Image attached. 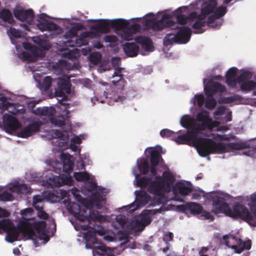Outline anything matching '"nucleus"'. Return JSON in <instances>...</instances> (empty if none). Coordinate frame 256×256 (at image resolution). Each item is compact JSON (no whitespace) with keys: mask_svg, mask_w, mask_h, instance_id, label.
<instances>
[{"mask_svg":"<svg viewBox=\"0 0 256 256\" xmlns=\"http://www.w3.org/2000/svg\"><path fill=\"white\" fill-rule=\"evenodd\" d=\"M145 152L150 154L152 176L149 178L144 176L138 178L142 173L144 175L148 174L150 166L146 160L138 158L136 166L132 170L135 177L134 182L136 186L146 190L152 197L146 192L136 190L134 192L135 200L130 204L118 208L116 212H118L122 210L132 213L148 204V207L160 206L158 208L162 209L160 212H156V214L162 213L169 210L164 206L166 202L171 200L182 201V196H187L192 192V184L188 181L180 180L174 184L176 174L169 169L164 172L162 176H157L156 166L162 160L160 153L164 154L166 152L165 150L162 151L160 146L148 148Z\"/></svg>","mask_w":256,"mask_h":256,"instance_id":"f257e3e1","label":"nucleus"},{"mask_svg":"<svg viewBox=\"0 0 256 256\" xmlns=\"http://www.w3.org/2000/svg\"><path fill=\"white\" fill-rule=\"evenodd\" d=\"M198 0L190 6H182L176 10L170 12L168 10L164 12L160 20H157L156 16L152 12L146 14L142 22L143 26L154 30H161L165 28L177 30L176 34H168L164 38V44L166 46L174 43L185 44L189 42L192 30L188 26L194 29L195 34H202L205 31L204 27L207 25L213 28H219L223 22V17L227 12L226 6L218 5L216 0H208L202 6L201 14L196 12H190L188 16L186 14L190 9L194 10Z\"/></svg>","mask_w":256,"mask_h":256,"instance_id":"f03ea898","label":"nucleus"},{"mask_svg":"<svg viewBox=\"0 0 256 256\" xmlns=\"http://www.w3.org/2000/svg\"><path fill=\"white\" fill-rule=\"evenodd\" d=\"M214 118L220 122L214 121L210 117L208 112L202 110L198 112L196 119L188 114H184L180 119V124L188 130L185 134L178 136L174 140L178 144H187L194 146L201 156L210 154L229 152L232 150H242L246 147L244 143H216L212 139L219 141L227 139L220 134L213 133V130L223 132L228 130L227 126H220V122L232 120V112L224 106H218L214 112Z\"/></svg>","mask_w":256,"mask_h":256,"instance_id":"7ed1b4c3","label":"nucleus"},{"mask_svg":"<svg viewBox=\"0 0 256 256\" xmlns=\"http://www.w3.org/2000/svg\"><path fill=\"white\" fill-rule=\"evenodd\" d=\"M74 176L76 180L84 182L82 191L76 188L72 189V193L74 198L80 204L74 202L66 201L68 192L62 189L56 192V194L50 190H46L42 192V196L48 202L56 203L60 200L66 205L68 212L72 214L74 220H70L76 230L88 228V218L92 221L104 220V216L101 215L97 210H92L90 208L96 207L99 209L106 204V196L108 190L98 186L96 182L94 177L87 172H74Z\"/></svg>","mask_w":256,"mask_h":256,"instance_id":"20e7f679","label":"nucleus"},{"mask_svg":"<svg viewBox=\"0 0 256 256\" xmlns=\"http://www.w3.org/2000/svg\"><path fill=\"white\" fill-rule=\"evenodd\" d=\"M22 218L26 220L22 226L16 228L12 220L8 218L0 220V234L6 232L5 240L12 242L22 239L32 240L35 246H38V241L45 244L50 240L56 232V224L53 219L50 220V226L47 228L44 220L32 222H30L34 217V210L32 208H26L20 212ZM10 212L0 208V218H7Z\"/></svg>","mask_w":256,"mask_h":256,"instance_id":"39448f33","label":"nucleus"},{"mask_svg":"<svg viewBox=\"0 0 256 256\" xmlns=\"http://www.w3.org/2000/svg\"><path fill=\"white\" fill-rule=\"evenodd\" d=\"M162 208H156L152 210H145L140 214L136 216L129 221L128 218L122 214L115 216L114 220L112 222V226L115 229L119 230L116 234L112 232L110 234H105L103 238L107 242H113L118 240H124L120 246L122 247L128 241V233L141 232L145 226L151 222L150 216L160 212Z\"/></svg>","mask_w":256,"mask_h":256,"instance_id":"423d86ee","label":"nucleus"},{"mask_svg":"<svg viewBox=\"0 0 256 256\" xmlns=\"http://www.w3.org/2000/svg\"><path fill=\"white\" fill-rule=\"evenodd\" d=\"M62 163L50 159L45 162L50 170L44 173L42 185L48 188H59L64 185L71 186L74 180L71 176L73 170L74 158L68 153L62 152L60 156Z\"/></svg>","mask_w":256,"mask_h":256,"instance_id":"0eeeda50","label":"nucleus"},{"mask_svg":"<svg viewBox=\"0 0 256 256\" xmlns=\"http://www.w3.org/2000/svg\"><path fill=\"white\" fill-rule=\"evenodd\" d=\"M208 198L213 202L215 212H222L232 218H240L252 226H256V216L239 202H235L230 208L227 204L230 199L228 194L220 191L211 192Z\"/></svg>","mask_w":256,"mask_h":256,"instance_id":"6e6552de","label":"nucleus"},{"mask_svg":"<svg viewBox=\"0 0 256 256\" xmlns=\"http://www.w3.org/2000/svg\"><path fill=\"white\" fill-rule=\"evenodd\" d=\"M253 76V71L249 68L238 70L232 67L226 72V82L232 88H236L238 86L242 91L252 92V94L256 96V76L255 80H252Z\"/></svg>","mask_w":256,"mask_h":256,"instance_id":"1a4fd4ad","label":"nucleus"},{"mask_svg":"<svg viewBox=\"0 0 256 256\" xmlns=\"http://www.w3.org/2000/svg\"><path fill=\"white\" fill-rule=\"evenodd\" d=\"M88 228L86 229H80L79 230H88L86 233L82 234L83 238L85 239V247L86 249H92V253L94 256L96 254L98 256H114L113 251L110 248L98 242L96 234L101 236H104L105 234V230L103 227L100 225H94L92 224L89 218H88Z\"/></svg>","mask_w":256,"mask_h":256,"instance_id":"9d476101","label":"nucleus"},{"mask_svg":"<svg viewBox=\"0 0 256 256\" xmlns=\"http://www.w3.org/2000/svg\"><path fill=\"white\" fill-rule=\"evenodd\" d=\"M86 21H101L102 34L108 32L110 28H114L116 33L122 40H132L134 34L138 32L141 28L140 24H134L129 26L128 20L122 18L88 19Z\"/></svg>","mask_w":256,"mask_h":256,"instance_id":"9b49d317","label":"nucleus"},{"mask_svg":"<svg viewBox=\"0 0 256 256\" xmlns=\"http://www.w3.org/2000/svg\"><path fill=\"white\" fill-rule=\"evenodd\" d=\"M12 43L15 46L18 57L23 60L34 62L37 60L39 54L36 48L26 42L23 33L18 30L10 28L7 30Z\"/></svg>","mask_w":256,"mask_h":256,"instance_id":"f8f14e48","label":"nucleus"},{"mask_svg":"<svg viewBox=\"0 0 256 256\" xmlns=\"http://www.w3.org/2000/svg\"><path fill=\"white\" fill-rule=\"evenodd\" d=\"M38 84V88L41 90H48L53 82H56L57 87L55 88L54 94L57 98L58 103L64 106L68 105V100L71 96L72 92L71 90V84L68 79L58 78L53 80L50 76H46L44 78L42 84L36 80Z\"/></svg>","mask_w":256,"mask_h":256,"instance_id":"ddd939ff","label":"nucleus"},{"mask_svg":"<svg viewBox=\"0 0 256 256\" xmlns=\"http://www.w3.org/2000/svg\"><path fill=\"white\" fill-rule=\"evenodd\" d=\"M68 106H62L58 103V108L63 110L62 114L66 116L64 117L62 116H54L56 111V110L52 106L50 107H38L36 109H33L32 110V113L38 116H45L48 120H50V123L53 125L58 126L62 127L64 126H70L69 124L68 118L69 111L67 110Z\"/></svg>","mask_w":256,"mask_h":256,"instance_id":"4468645a","label":"nucleus"},{"mask_svg":"<svg viewBox=\"0 0 256 256\" xmlns=\"http://www.w3.org/2000/svg\"><path fill=\"white\" fill-rule=\"evenodd\" d=\"M134 40L141 46V50H140L139 46L135 42H126L122 46V48L127 56H136L139 51L142 55L146 56L154 50V46L149 38L144 36H138L134 38Z\"/></svg>","mask_w":256,"mask_h":256,"instance_id":"2eb2a0df","label":"nucleus"},{"mask_svg":"<svg viewBox=\"0 0 256 256\" xmlns=\"http://www.w3.org/2000/svg\"><path fill=\"white\" fill-rule=\"evenodd\" d=\"M96 25L93 26L90 28V32H84L80 34V36H74V38H65L66 40L68 46L70 47L81 46L88 44L87 38H94L99 37L102 34L101 21Z\"/></svg>","mask_w":256,"mask_h":256,"instance_id":"dca6fc26","label":"nucleus"},{"mask_svg":"<svg viewBox=\"0 0 256 256\" xmlns=\"http://www.w3.org/2000/svg\"><path fill=\"white\" fill-rule=\"evenodd\" d=\"M12 193L28 194L30 193V189L26 184L14 182L6 186H0V201H12L14 196Z\"/></svg>","mask_w":256,"mask_h":256,"instance_id":"f3484780","label":"nucleus"},{"mask_svg":"<svg viewBox=\"0 0 256 256\" xmlns=\"http://www.w3.org/2000/svg\"><path fill=\"white\" fill-rule=\"evenodd\" d=\"M204 91L206 95L205 107L208 110L213 109L216 104L213 96L216 92L222 93L226 90L225 87L216 82H210L208 79L204 78Z\"/></svg>","mask_w":256,"mask_h":256,"instance_id":"a211bd4d","label":"nucleus"},{"mask_svg":"<svg viewBox=\"0 0 256 256\" xmlns=\"http://www.w3.org/2000/svg\"><path fill=\"white\" fill-rule=\"evenodd\" d=\"M15 96L11 93L0 94V110H7L12 115L22 114L25 112L24 106L14 104Z\"/></svg>","mask_w":256,"mask_h":256,"instance_id":"6ab92c4d","label":"nucleus"},{"mask_svg":"<svg viewBox=\"0 0 256 256\" xmlns=\"http://www.w3.org/2000/svg\"><path fill=\"white\" fill-rule=\"evenodd\" d=\"M36 26L40 31L48 32V36L52 37L62 32V28L50 20L48 16L44 13L38 16Z\"/></svg>","mask_w":256,"mask_h":256,"instance_id":"aec40b11","label":"nucleus"},{"mask_svg":"<svg viewBox=\"0 0 256 256\" xmlns=\"http://www.w3.org/2000/svg\"><path fill=\"white\" fill-rule=\"evenodd\" d=\"M44 136L48 139H56V149L62 151L68 148L69 136L66 131L56 130H45Z\"/></svg>","mask_w":256,"mask_h":256,"instance_id":"412c9836","label":"nucleus"},{"mask_svg":"<svg viewBox=\"0 0 256 256\" xmlns=\"http://www.w3.org/2000/svg\"><path fill=\"white\" fill-rule=\"evenodd\" d=\"M223 242L228 248L234 249L236 252L240 253L243 250H250L251 241L249 240L243 242L238 236L229 234L223 236Z\"/></svg>","mask_w":256,"mask_h":256,"instance_id":"4be33fe9","label":"nucleus"},{"mask_svg":"<svg viewBox=\"0 0 256 256\" xmlns=\"http://www.w3.org/2000/svg\"><path fill=\"white\" fill-rule=\"evenodd\" d=\"M4 129L8 134H13L22 127L21 123L14 116L6 113L2 116Z\"/></svg>","mask_w":256,"mask_h":256,"instance_id":"5701e85b","label":"nucleus"},{"mask_svg":"<svg viewBox=\"0 0 256 256\" xmlns=\"http://www.w3.org/2000/svg\"><path fill=\"white\" fill-rule=\"evenodd\" d=\"M42 124V122L38 119L34 118L30 124L17 132V136L22 138L30 137L39 132Z\"/></svg>","mask_w":256,"mask_h":256,"instance_id":"b1692460","label":"nucleus"},{"mask_svg":"<svg viewBox=\"0 0 256 256\" xmlns=\"http://www.w3.org/2000/svg\"><path fill=\"white\" fill-rule=\"evenodd\" d=\"M14 14L16 18L28 24L33 22L34 13L32 9L24 10L20 6L16 7L14 10Z\"/></svg>","mask_w":256,"mask_h":256,"instance_id":"393cba45","label":"nucleus"},{"mask_svg":"<svg viewBox=\"0 0 256 256\" xmlns=\"http://www.w3.org/2000/svg\"><path fill=\"white\" fill-rule=\"evenodd\" d=\"M32 204L37 210L38 216L43 220H46L48 214L43 210L44 200L40 196L36 195L33 197Z\"/></svg>","mask_w":256,"mask_h":256,"instance_id":"a878e982","label":"nucleus"},{"mask_svg":"<svg viewBox=\"0 0 256 256\" xmlns=\"http://www.w3.org/2000/svg\"><path fill=\"white\" fill-rule=\"evenodd\" d=\"M66 20L68 21V22L70 24H72V28L68 30V32H66L64 34V38H74V36L78 34V31L80 30H82L84 28V26L81 23H72L70 22L71 20H78V18H65Z\"/></svg>","mask_w":256,"mask_h":256,"instance_id":"bb28decb","label":"nucleus"},{"mask_svg":"<svg viewBox=\"0 0 256 256\" xmlns=\"http://www.w3.org/2000/svg\"><path fill=\"white\" fill-rule=\"evenodd\" d=\"M120 60L119 58L114 57L112 59V64L114 68V72L112 74V78L114 80H112V82L115 85L116 83L120 81L122 78V68L119 67Z\"/></svg>","mask_w":256,"mask_h":256,"instance_id":"cd10ccee","label":"nucleus"},{"mask_svg":"<svg viewBox=\"0 0 256 256\" xmlns=\"http://www.w3.org/2000/svg\"><path fill=\"white\" fill-rule=\"evenodd\" d=\"M58 53L62 56L69 60L77 59L80 56V51L78 48H62L58 50Z\"/></svg>","mask_w":256,"mask_h":256,"instance_id":"c85d7f7f","label":"nucleus"},{"mask_svg":"<svg viewBox=\"0 0 256 256\" xmlns=\"http://www.w3.org/2000/svg\"><path fill=\"white\" fill-rule=\"evenodd\" d=\"M86 138V135L85 134H80L79 136H74L73 138H71L70 147V148L74 152H78L79 154L80 152V146L82 140H84Z\"/></svg>","mask_w":256,"mask_h":256,"instance_id":"c756f323","label":"nucleus"},{"mask_svg":"<svg viewBox=\"0 0 256 256\" xmlns=\"http://www.w3.org/2000/svg\"><path fill=\"white\" fill-rule=\"evenodd\" d=\"M250 199V202L248 203V205L250 208V212L256 216V207L254 206V205H256V192L250 194V197L248 196H244L242 202H248Z\"/></svg>","mask_w":256,"mask_h":256,"instance_id":"7c9ffc66","label":"nucleus"},{"mask_svg":"<svg viewBox=\"0 0 256 256\" xmlns=\"http://www.w3.org/2000/svg\"><path fill=\"white\" fill-rule=\"evenodd\" d=\"M32 39L34 42L44 50H48L51 47L50 43L47 40L40 36L34 37Z\"/></svg>","mask_w":256,"mask_h":256,"instance_id":"2f4dec72","label":"nucleus"},{"mask_svg":"<svg viewBox=\"0 0 256 256\" xmlns=\"http://www.w3.org/2000/svg\"><path fill=\"white\" fill-rule=\"evenodd\" d=\"M184 208L186 210L190 212L192 214H198L202 210V206L194 202L187 203L185 204Z\"/></svg>","mask_w":256,"mask_h":256,"instance_id":"473e14b6","label":"nucleus"},{"mask_svg":"<svg viewBox=\"0 0 256 256\" xmlns=\"http://www.w3.org/2000/svg\"><path fill=\"white\" fill-rule=\"evenodd\" d=\"M220 103L228 104H239L241 102V97L237 94L224 98L219 101Z\"/></svg>","mask_w":256,"mask_h":256,"instance_id":"72a5a7b5","label":"nucleus"},{"mask_svg":"<svg viewBox=\"0 0 256 256\" xmlns=\"http://www.w3.org/2000/svg\"><path fill=\"white\" fill-rule=\"evenodd\" d=\"M205 102L204 96L203 94H196L191 98L190 102L194 106L197 104L200 108H202Z\"/></svg>","mask_w":256,"mask_h":256,"instance_id":"f704fd0d","label":"nucleus"},{"mask_svg":"<svg viewBox=\"0 0 256 256\" xmlns=\"http://www.w3.org/2000/svg\"><path fill=\"white\" fill-rule=\"evenodd\" d=\"M90 164L88 159V155L87 154H80V158L77 162L76 166L78 170H84L85 168L84 164Z\"/></svg>","mask_w":256,"mask_h":256,"instance_id":"c9c22d12","label":"nucleus"},{"mask_svg":"<svg viewBox=\"0 0 256 256\" xmlns=\"http://www.w3.org/2000/svg\"><path fill=\"white\" fill-rule=\"evenodd\" d=\"M0 18L8 23H11L14 20L11 12L7 10H3L0 12Z\"/></svg>","mask_w":256,"mask_h":256,"instance_id":"e433bc0d","label":"nucleus"},{"mask_svg":"<svg viewBox=\"0 0 256 256\" xmlns=\"http://www.w3.org/2000/svg\"><path fill=\"white\" fill-rule=\"evenodd\" d=\"M90 61L94 64H98L102 58V55L98 52H94L90 54L88 56Z\"/></svg>","mask_w":256,"mask_h":256,"instance_id":"4c0bfd02","label":"nucleus"},{"mask_svg":"<svg viewBox=\"0 0 256 256\" xmlns=\"http://www.w3.org/2000/svg\"><path fill=\"white\" fill-rule=\"evenodd\" d=\"M173 234L171 232H168L164 234L163 236V240L166 242V247L163 248L162 250L164 252H166L169 249L170 244H168L167 242L170 241L172 240Z\"/></svg>","mask_w":256,"mask_h":256,"instance_id":"58836bf2","label":"nucleus"},{"mask_svg":"<svg viewBox=\"0 0 256 256\" xmlns=\"http://www.w3.org/2000/svg\"><path fill=\"white\" fill-rule=\"evenodd\" d=\"M176 134V132L168 129H164L160 132V135L162 137L164 138H170L174 137Z\"/></svg>","mask_w":256,"mask_h":256,"instance_id":"ea45409f","label":"nucleus"},{"mask_svg":"<svg viewBox=\"0 0 256 256\" xmlns=\"http://www.w3.org/2000/svg\"><path fill=\"white\" fill-rule=\"evenodd\" d=\"M104 40L106 43H108V46H112L117 42V38L114 36H106L104 38Z\"/></svg>","mask_w":256,"mask_h":256,"instance_id":"a19ab883","label":"nucleus"},{"mask_svg":"<svg viewBox=\"0 0 256 256\" xmlns=\"http://www.w3.org/2000/svg\"><path fill=\"white\" fill-rule=\"evenodd\" d=\"M81 83L87 88H91L92 86V82L88 78H84L80 80Z\"/></svg>","mask_w":256,"mask_h":256,"instance_id":"79ce46f5","label":"nucleus"},{"mask_svg":"<svg viewBox=\"0 0 256 256\" xmlns=\"http://www.w3.org/2000/svg\"><path fill=\"white\" fill-rule=\"evenodd\" d=\"M110 99L114 101V102H123L124 98L120 97V96H114L112 97H110Z\"/></svg>","mask_w":256,"mask_h":256,"instance_id":"37998d69","label":"nucleus"},{"mask_svg":"<svg viewBox=\"0 0 256 256\" xmlns=\"http://www.w3.org/2000/svg\"><path fill=\"white\" fill-rule=\"evenodd\" d=\"M208 249L206 247H202L201 250L199 251L200 256H208L206 252H207Z\"/></svg>","mask_w":256,"mask_h":256,"instance_id":"c03bdc74","label":"nucleus"},{"mask_svg":"<svg viewBox=\"0 0 256 256\" xmlns=\"http://www.w3.org/2000/svg\"><path fill=\"white\" fill-rule=\"evenodd\" d=\"M39 102V100L38 101H36V100H31V101H30L28 104V108H30V109L31 108H33L34 106L38 102Z\"/></svg>","mask_w":256,"mask_h":256,"instance_id":"a18cd8bd","label":"nucleus"},{"mask_svg":"<svg viewBox=\"0 0 256 256\" xmlns=\"http://www.w3.org/2000/svg\"><path fill=\"white\" fill-rule=\"evenodd\" d=\"M202 216L206 219H212V214L210 212H202Z\"/></svg>","mask_w":256,"mask_h":256,"instance_id":"49530a36","label":"nucleus"},{"mask_svg":"<svg viewBox=\"0 0 256 256\" xmlns=\"http://www.w3.org/2000/svg\"><path fill=\"white\" fill-rule=\"evenodd\" d=\"M81 52L84 56H86L90 52V49L88 48H83L81 50Z\"/></svg>","mask_w":256,"mask_h":256,"instance_id":"de8ad7c7","label":"nucleus"},{"mask_svg":"<svg viewBox=\"0 0 256 256\" xmlns=\"http://www.w3.org/2000/svg\"><path fill=\"white\" fill-rule=\"evenodd\" d=\"M201 198V195L198 193H194L192 194V198L195 200L200 199Z\"/></svg>","mask_w":256,"mask_h":256,"instance_id":"09e8293b","label":"nucleus"},{"mask_svg":"<svg viewBox=\"0 0 256 256\" xmlns=\"http://www.w3.org/2000/svg\"><path fill=\"white\" fill-rule=\"evenodd\" d=\"M242 153L244 154L249 156H252V157L254 156L253 152H248L246 151H243Z\"/></svg>","mask_w":256,"mask_h":256,"instance_id":"8fccbe9b","label":"nucleus"},{"mask_svg":"<svg viewBox=\"0 0 256 256\" xmlns=\"http://www.w3.org/2000/svg\"><path fill=\"white\" fill-rule=\"evenodd\" d=\"M98 100V99L96 96H94V98H91L90 101L92 104V105L96 104V102Z\"/></svg>","mask_w":256,"mask_h":256,"instance_id":"3c124183","label":"nucleus"},{"mask_svg":"<svg viewBox=\"0 0 256 256\" xmlns=\"http://www.w3.org/2000/svg\"><path fill=\"white\" fill-rule=\"evenodd\" d=\"M94 48H96L98 49H100L102 48V44L100 42H96L94 45Z\"/></svg>","mask_w":256,"mask_h":256,"instance_id":"603ef678","label":"nucleus"},{"mask_svg":"<svg viewBox=\"0 0 256 256\" xmlns=\"http://www.w3.org/2000/svg\"><path fill=\"white\" fill-rule=\"evenodd\" d=\"M13 253L16 256H18L20 254V251L18 248H15L13 250Z\"/></svg>","mask_w":256,"mask_h":256,"instance_id":"864d4df0","label":"nucleus"},{"mask_svg":"<svg viewBox=\"0 0 256 256\" xmlns=\"http://www.w3.org/2000/svg\"><path fill=\"white\" fill-rule=\"evenodd\" d=\"M109 69H106V68H100L98 69V72H102L106 71V70H108Z\"/></svg>","mask_w":256,"mask_h":256,"instance_id":"5fc2aeb1","label":"nucleus"},{"mask_svg":"<svg viewBox=\"0 0 256 256\" xmlns=\"http://www.w3.org/2000/svg\"><path fill=\"white\" fill-rule=\"evenodd\" d=\"M22 26L26 30H28V26L26 25V24H22Z\"/></svg>","mask_w":256,"mask_h":256,"instance_id":"6e6d98bb","label":"nucleus"},{"mask_svg":"<svg viewBox=\"0 0 256 256\" xmlns=\"http://www.w3.org/2000/svg\"><path fill=\"white\" fill-rule=\"evenodd\" d=\"M194 106H192L190 108V110L191 112L194 113Z\"/></svg>","mask_w":256,"mask_h":256,"instance_id":"4d7b16f0","label":"nucleus"},{"mask_svg":"<svg viewBox=\"0 0 256 256\" xmlns=\"http://www.w3.org/2000/svg\"><path fill=\"white\" fill-rule=\"evenodd\" d=\"M168 256H177L174 252H172L168 254Z\"/></svg>","mask_w":256,"mask_h":256,"instance_id":"13d9d810","label":"nucleus"},{"mask_svg":"<svg viewBox=\"0 0 256 256\" xmlns=\"http://www.w3.org/2000/svg\"><path fill=\"white\" fill-rule=\"evenodd\" d=\"M106 94H107V93L104 92V96L105 97V98H108V96H107Z\"/></svg>","mask_w":256,"mask_h":256,"instance_id":"bf43d9fd","label":"nucleus"},{"mask_svg":"<svg viewBox=\"0 0 256 256\" xmlns=\"http://www.w3.org/2000/svg\"><path fill=\"white\" fill-rule=\"evenodd\" d=\"M140 18H132L131 20H140Z\"/></svg>","mask_w":256,"mask_h":256,"instance_id":"052dcab7","label":"nucleus"},{"mask_svg":"<svg viewBox=\"0 0 256 256\" xmlns=\"http://www.w3.org/2000/svg\"><path fill=\"white\" fill-rule=\"evenodd\" d=\"M100 103H104V100L102 99L100 100Z\"/></svg>","mask_w":256,"mask_h":256,"instance_id":"680f3d73","label":"nucleus"},{"mask_svg":"<svg viewBox=\"0 0 256 256\" xmlns=\"http://www.w3.org/2000/svg\"><path fill=\"white\" fill-rule=\"evenodd\" d=\"M62 64H66V62L64 60V61H63V62H62Z\"/></svg>","mask_w":256,"mask_h":256,"instance_id":"e2e57ef3","label":"nucleus"},{"mask_svg":"<svg viewBox=\"0 0 256 256\" xmlns=\"http://www.w3.org/2000/svg\"><path fill=\"white\" fill-rule=\"evenodd\" d=\"M66 68L68 69H70L71 68V66H66Z\"/></svg>","mask_w":256,"mask_h":256,"instance_id":"0e129e2a","label":"nucleus"},{"mask_svg":"<svg viewBox=\"0 0 256 256\" xmlns=\"http://www.w3.org/2000/svg\"><path fill=\"white\" fill-rule=\"evenodd\" d=\"M100 84H102V85H105L106 84V83H103V82H100Z\"/></svg>","mask_w":256,"mask_h":256,"instance_id":"69168bd1","label":"nucleus"},{"mask_svg":"<svg viewBox=\"0 0 256 256\" xmlns=\"http://www.w3.org/2000/svg\"><path fill=\"white\" fill-rule=\"evenodd\" d=\"M208 158V160H210V157H208V158Z\"/></svg>","mask_w":256,"mask_h":256,"instance_id":"338daca9","label":"nucleus"},{"mask_svg":"<svg viewBox=\"0 0 256 256\" xmlns=\"http://www.w3.org/2000/svg\"><path fill=\"white\" fill-rule=\"evenodd\" d=\"M200 178V177L197 176V178Z\"/></svg>","mask_w":256,"mask_h":256,"instance_id":"774afa93","label":"nucleus"}]
</instances>
